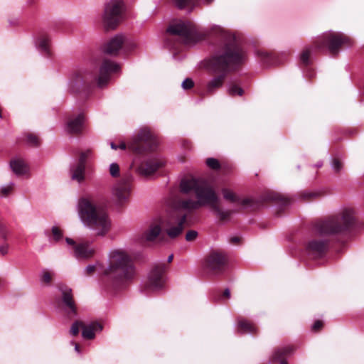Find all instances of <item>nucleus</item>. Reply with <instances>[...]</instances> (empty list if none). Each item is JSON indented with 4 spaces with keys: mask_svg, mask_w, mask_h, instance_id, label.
Masks as SVG:
<instances>
[{
    "mask_svg": "<svg viewBox=\"0 0 364 364\" xmlns=\"http://www.w3.org/2000/svg\"><path fill=\"white\" fill-rule=\"evenodd\" d=\"M134 163H137V159H136L134 160Z\"/></svg>",
    "mask_w": 364,
    "mask_h": 364,
    "instance_id": "nucleus-56",
    "label": "nucleus"
},
{
    "mask_svg": "<svg viewBox=\"0 0 364 364\" xmlns=\"http://www.w3.org/2000/svg\"><path fill=\"white\" fill-rule=\"evenodd\" d=\"M214 0H205L207 5H210Z\"/></svg>",
    "mask_w": 364,
    "mask_h": 364,
    "instance_id": "nucleus-55",
    "label": "nucleus"
},
{
    "mask_svg": "<svg viewBox=\"0 0 364 364\" xmlns=\"http://www.w3.org/2000/svg\"><path fill=\"white\" fill-rule=\"evenodd\" d=\"M333 167L336 173H338L343 168V163L338 158L333 159Z\"/></svg>",
    "mask_w": 364,
    "mask_h": 364,
    "instance_id": "nucleus-44",
    "label": "nucleus"
},
{
    "mask_svg": "<svg viewBox=\"0 0 364 364\" xmlns=\"http://www.w3.org/2000/svg\"><path fill=\"white\" fill-rule=\"evenodd\" d=\"M132 181V176L127 174L113 188V195L119 204H123L128 200L131 193Z\"/></svg>",
    "mask_w": 364,
    "mask_h": 364,
    "instance_id": "nucleus-17",
    "label": "nucleus"
},
{
    "mask_svg": "<svg viewBox=\"0 0 364 364\" xmlns=\"http://www.w3.org/2000/svg\"><path fill=\"white\" fill-rule=\"evenodd\" d=\"M180 186L183 193L193 192L198 200L187 199L178 202V208L171 214L164 225L166 232L171 239L177 237L185 228L196 222L195 210L200 206L209 205L220 222L228 220L233 213L239 211L223 210L217 193L205 181L195 178H184L181 181Z\"/></svg>",
    "mask_w": 364,
    "mask_h": 364,
    "instance_id": "nucleus-1",
    "label": "nucleus"
},
{
    "mask_svg": "<svg viewBox=\"0 0 364 364\" xmlns=\"http://www.w3.org/2000/svg\"><path fill=\"white\" fill-rule=\"evenodd\" d=\"M194 82L191 78H186L182 82V87L185 90H188L192 89L194 87Z\"/></svg>",
    "mask_w": 364,
    "mask_h": 364,
    "instance_id": "nucleus-43",
    "label": "nucleus"
},
{
    "mask_svg": "<svg viewBox=\"0 0 364 364\" xmlns=\"http://www.w3.org/2000/svg\"><path fill=\"white\" fill-rule=\"evenodd\" d=\"M50 39L46 33L40 34L38 39V48L48 56L50 55Z\"/></svg>",
    "mask_w": 364,
    "mask_h": 364,
    "instance_id": "nucleus-26",
    "label": "nucleus"
},
{
    "mask_svg": "<svg viewBox=\"0 0 364 364\" xmlns=\"http://www.w3.org/2000/svg\"><path fill=\"white\" fill-rule=\"evenodd\" d=\"M355 223V210L346 208L338 214L316 222L314 229L321 235L343 236L348 234Z\"/></svg>",
    "mask_w": 364,
    "mask_h": 364,
    "instance_id": "nucleus-6",
    "label": "nucleus"
},
{
    "mask_svg": "<svg viewBox=\"0 0 364 364\" xmlns=\"http://www.w3.org/2000/svg\"><path fill=\"white\" fill-rule=\"evenodd\" d=\"M66 242L73 246L74 255L77 259H88L93 257L95 249L91 247L90 243L87 241L76 242L73 239L66 237Z\"/></svg>",
    "mask_w": 364,
    "mask_h": 364,
    "instance_id": "nucleus-18",
    "label": "nucleus"
},
{
    "mask_svg": "<svg viewBox=\"0 0 364 364\" xmlns=\"http://www.w3.org/2000/svg\"><path fill=\"white\" fill-rule=\"evenodd\" d=\"M206 165L213 170H218L220 168V162L214 158H208L206 159Z\"/></svg>",
    "mask_w": 364,
    "mask_h": 364,
    "instance_id": "nucleus-38",
    "label": "nucleus"
},
{
    "mask_svg": "<svg viewBox=\"0 0 364 364\" xmlns=\"http://www.w3.org/2000/svg\"><path fill=\"white\" fill-rule=\"evenodd\" d=\"M221 192L224 199L231 203H237L242 208L250 211H255L262 205V203L258 200L251 198L241 199L233 191L226 188H223Z\"/></svg>",
    "mask_w": 364,
    "mask_h": 364,
    "instance_id": "nucleus-16",
    "label": "nucleus"
},
{
    "mask_svg": "<svg viewBox=\"0 0 364 364\" xmlns=\"http://www.w3.org/2000/svg\"><path fill=\"white\" fill-rule=\"evenodd\" d=\"M166 43L173 48L181 44H195L206 38L207 34L191 22L180 21L170 25L167 30Z\"/></svg>",
    "mask_w": 364,
    "mask_h": 364,
    "instance_id": "nucleus-7",
    "label": "nucleus"
},
{
    "mask_svg": "<svg viewBox=\"0 0 364 364\" xmlns=\"http://www.w3.org/2000/svg\"><path fill=\"white\" fill-rule=\"evenodd\" d=\"M321 196L319 192H309L301 193V198L305 201H311L318 198Z\"/></svg>",
    "mask_w": 364,
    "mask_h": 364,
    "instance_id": "nucleus-36",
    "label": "nucleus"
},
{
    "mask_svg": "<svg viewBox=\"0 0 364 364\" xmlns=\"http://www.w3.org/2000/svg\"><path fill=\"white\" fill-rule=\"evenodd\" d=\"M168 267L166 264H155L149 275L147 282L144 284L145 290L155 291L161 289L165 284V275Z\"/></svg>",
    "mask_w": 364,
    "mask_h": 364,
    "instance_id": "nucleus-12",
    "label": "nucleus"
},
{
    "mask_svg": "<svg viewBox=\"0 0 364 364\" xmlns=\"http://www.w3.org/2000/svg\"><path fill=\"white\" fill-rule=\"evenodd\" d=\"M78 213L82 221L87 227L97 231V235H105L110 229V221L105 208L92 199L82 198L78 202Z\"/></svg>",
    "mask_w": 364,
    "mask_h": 364,
    "instance_id": "nucleus-5",
    "label": "nucleus"
},
{
    "mask_svg": "<svg viewBox=\"0 0 364 364\" xmlns=\"http://www.w3.org/2000/svg\"><path fill=\"white\" fill-rule=\"evenodd\" d=\"M72 343L73 345H75V350L77 353H80L81 352V346L77 343H75V342H72Z\"/></svg>",
    "mask_w": 364,
    "mask_h": 364,
    "instance_id": "nucleus-52",
    "label": "nucleus"
},
{
    "mask_svg": "<svg viewBox=\"0 0 364 364\" xmlns=\"http://www.w3.org/2000/svg\"><path fill=\"white\" fill-rule=\"evenodd\" d=\"M176 5L179 9H184L187 6L192 4L194 0H173Z\"/></svg>",
    "mask_w": 364,
    "mask_h": 364,
    "instance_id": "nucleus-42",
    "label": "nucleus"
},
{
    "mask_svg": "<svg viewBox=\"0 0 364 364\" xmlns=\"http://www.w3.org/2000/svg\"><path fill=\"white\" fill-rule=\"evenodd\" d=\"M212 36L216 49L207 60V66L214 77L200 92L201 98L212 95L222 87L228 73L237 70L246 58L245 50L234 35L217 28L212 31Z\"/></svg>",
    "mask_w": 364,
    "mask_h": 364,
    "instance_id": "nucleus-2",
    "label": "nucleus"
},
{
    "mask_svg": "<svg viewBox=\"0 0 364 364\" xmlns=\"http://www.w3.org/2000/svg\"><path fill=\"white\" fill-rule=\"evenodd\" d=\"M85 166L76 163L70 168L71 178L79 183L85 180Z\"/></svg>",
    "mask_w": 364,
    "mask_h": 364,
    "instance_id": "nucleus-23",
    "label": "nucleus"
},
{
    "mask_svg": "<svg viewBox=\"0 0 364 364\" xmlns=\"http://www.w3.org/2000/svg\"><path fill=\"white\" fill-rule=\"evenodd\" d=\"M323 327V322L321 320H316L311 327V331L314 332L320 331Z\"/></svg>",
    "mask_w": 364,
    "mask_h": 364,
    "instance_id": "nucleus-47",
    "label": "nucleus"
},
{
    "mask_svg": "<svg viewBox=\"0 0 364 364\" xmlns=\"http://www.w3.org/2000/svg\"><path fill=\"white\" fill-rule=\"evenodd\" d=\"M14 190V185L13 184H11L9 186H7L6 187H3L1 189V195L2 196H4V197H6L8 196L9 194H11L12 193Z\"/></svg>",
    "mask_w": 364,
    "mask_h": 364,
    "instance_id": "nucleus-45",
    "label": "nucleus"
},
{
    "mask_svg": "<svg viewBox=\"0 0 364 364\" xmlns=\"http://www.w3.org/2000/svg\"><path fill=\"white\" fill-rule=\"evenodd\" d=\"M102 326L97 321L91 322L90 324H85L82 328V336L87 340H92L95 337V332L101 331Z\"/></svg>",
    "mask_w": 364,
    "mask_h": 364,
    "instance_id": "nucleus-21",
    "label": "nucleus"
},
{
    "mask_svg": "<svg viewBox=\"0 0 364 364\" xmlns=\"http://www.w3.org/2000/svg\"><path fill=\"white\" fill-rule=\"evenodd\" d=\"M266 200L269 201H275L280 203L282 205H287L289 203V200L284 196L277 193H270L266 196Z\"/></svg>",
    "mask_w": 364,
    "mask_h": 364,
    "instance_id": "nucleus-30",
    "label": "nucleus"
},
{
    "mask_svg": "<svg viewBox=\"0 0 364 364\" xmlns=\"http://www.w3.org/2000/svg\"><path fill=\"white\" fill-rule=\"evenodd\" d=\"M51 234L55 242H58L63 237L62 230L57 226L52 228Z\"/></svg>",
    "mask_w": 364,
    "mask_h": 364,
    "instance_id": "nucleus-39",
    "label": "nucleus"
},
{
    "mask_svg": "<svg viewBox=\"0 0 364 364\" xmlns=\"http://www.w3.org/2000/svg\"><path fill=\"white\" fill-rule=\"evenodd\" d=\"M25 137L26 139V142L33 146H38L40 145V139L38 137L37 135L33 134V133H26L25 134Z\"/></svg>",
    "mask_w": 364,
    "mask_h": 364,
    "instance_id": "nucleus-33",
    "label": "nucleus"
},
{
    "mask_svg": "<svg viewBox=\"0 0 364 364\" xmlns=\"http://www.w3.org/2000/svg\"><path fill=\"white\" fill-rule=\"evenodd\" d=\"M329 250V240L327 239L314 238L306 245V251L313 259L323 257Z\"/></svg>",
    "mask_w": 364,
    "mask_h": 364,
    "instance_id": "nucleus-15",
    "label": "nucleus"
},
{
    "mask_svg": "<svg viewBox=\"0 0 364 364\" xmlns=\"http://www.w3.org/2000/svg\"><path fill=\"white\" fill-rule=\"evenodd\" d=\"M124 3L122 0H112L106 5L104 22L107 27L113 29L119 23L123 11Z\"/></svg>",
    "mask_w": 364,
    "mask_h": 364,
    "instance_id": "nucleus-11",
    "label": "nucleus"
},
{
    "mask_svg": "<svg viewBox=\"0 0 364 364\" xmlns=\"http://www.w3.org/2000/svg\"><path fill=\"white\" fill-rule=\"evenodd\" d=\"M10 166L12 171L18 176L25 174L28 168L24 161L21 159H14L10 161Z\"/></svg>",
    "mask_w": 364,
    "mask_h": 364,
    "instance_id": "nucleus-25",
    "label": "nucleus"
},
{
    "mask_svg": "<svg viewBox=\"0 0 364 364\" xmlns=\"http://www.w3.org/2000/svg\"><path fill=\"white\" fill-rule=\"evenodd\" d=\"M244 92V90L241 87L238 86L235 82H232L230 83L228 89V93L231 97L242 96Z\"/></svg>",
    "mask_w": 364,
    "mask_h": 364,
    "instance_id": "nucleus-31",
    "label": "nucleus"
},
{
    "mask_svg": "<svg viewBox=\"0 0 364 364\" xmlns=\"http://www.w3.org/2000/svg\"><path fill=\"white\" fill-rule=\"evenodd\" d=\"M135 42L129 37L119 34L111 38L103 46L105 53L117 55L120 49L125 53H128L136 48Z\"/></svg>",
    "mask_w": 364,
    "mask_h": 364,
    "instance_id": "nucleus-10",
    "label": "nucleus"
},
{
    "mask_svg": "<svg viewBox=\"0 0 364 364\" xmlns=\"http://www.w3.org/2000/svg\"><path fill=\"white\" fill-rule=\"evenodd\" d=\"M84 326V322L80 320L75 321L71 326L70 333L72 336H76L79 334L80 330H82Z\"/></svg>",
    "mask_w": 364,
    "mask_h": 364,
    "instance_id": "nucleus-35",
    "label": "nucleus"
},
{
    "mask_svg": "<svg viewBox=\"0 0 364 364\" xmlns=\"http://www.w3.org/2000/svg\"><path fill=\"white\" fill-rule=\"evenodd\" d=\"M96 271V267L94 265H89L85 270V274L87 276H92Z\"/></svg>",
    "mask_w": 364,
    "mask_h": 364,
    "instance_id": "nucleus-48",
    "label": "nucleus"
},
{
    "mask_svg": "<svg viewBox=\"0 0 364 364\" xmlns=\"http://www.w3.org/2000/svg\"><path fill=\"white\" fill-rule=\"evenodd\" d=\"M161 230V225L159 224H153L144 232V237L147 241H153L159 235Z\"/></svg>",
    "mask_w": 364,
    "mask_h": 364,
    "instance_id": "nucleus-27",
    "label": "nucleus"
},
{
    "mask_svg": "<svg viewBox=\"0 0 364 364\" xmlns=\"http://www.w3.org/2000/svg\"><path fill=\"white\" fill-rule=\"evenodd\" d=\"M311 48H306L300 55V60L301 63L303 64L304 66L308 67L310 64V55H311Z\"/></svg>",
    "mask_w": 364,
    "mask_h": 364,
    "instance_id": "nucleus-32",
    "label": "nucleus"
},
{
    "mask_svg": "<svg viewBox=\"0 0 364 364\" xmlns=\"http://www.w3.org/2000/svg\"><path fill=\"white\" fill-rule=\"evenodd\" d=\"M240 241V238L239 237H232L230 238V242L233 245H238Z\"/></svg>",
    "mask_w": 364,
    "mask_h": 364,
    "instance_id": "nucleus-50",
    "label": "nucleus"
},
{
    "mask_svg": "<svg viewBox=\"0 0 364 364\" xmlns=\"http://www.w3.org/2000/svg\"><path fill=\"white\" fill-rule=\"evenodd\" d=\"M198 232L196 230H188L186 235V240L188 242H192L196 239Z\"/></svg>",
    "mask_w": 364,
    "mask_h": 364,
    "instance_id": "nucleus-46",
    "label": "nucleus"
},
{
    "mask_svg": "<svg viewBox=\"0 0 364 364\" xmlns=\"http://www.w3.org/2000/svg\"><path fill=\"white\" fill-rule=\"evenodd\" d=\"M9 245L7 244H4L0 246V253L2 255H5L8 252Z\"/></svg>",
    "mask_w": 364,
    "mask_h": 364,
    "instance_id": "nucleus-49",
    "label": "nucleus"
},
{
    "mask_svg": "<svg viewBox=\"0 0 364 364\" xmlns=\"http://www.w3.org/2000/svg\"><path fill=\"white\" fill-rule=\"evenodd\" d=\"M135 274L134 262L130 255L122 250H114L110 253L109 266L103 272V275L114 289H121L129 284Z\"/></svg>",
    "mask_w": 364,
    "mask_h": 364,
    "instance_id": "nucleus-4",
    "label": "nucleus"
},
{
    "mask_svg": "<svg viewBox=\"0 0 364 364\" xmlns=\"http://www.w3.org/2000/svg\"><path fill=\"white\" fill-rule=\"evenodd\" d=\"M92 151L91 149H87L85 151H81L79 154L77 164L86 166L87 161L91 157Z\"/></svg>",
    "mask_w": 364,
    "mask_h": 364,
    "instance_id": "nucleus-34",
    "label": "nucleus"
},
{
    "mask_svg": "<svg viewBox=\"0 0 364 364\" xmlns=\"http://www.w3.org/2000/svg\"><path fill=\"white\" fill-rule=\"evenodd\" d=\"M109 173L112 177H117L119 176V166L117 164L113 163L110 165Z\"/></svg>",
    "mask_w": 364,
    "mask_h": 364,
    "instance_id": "nucleus-41",
    "label": "nucleus"
},
{
    "mask_svg": "<svg viewBox=\"0 0 364 364\" xmlns=\"http://www.w3.org/2000/svg\"><path fill=\"white\" fill-rule=\"evenodd\" d=\"M164 166L162 160L158 158L147 159L140 162L137 171L139 174L149 176Z\"/></svg>",
    "mask_w": 364,
    "mask_h": 364,
    "instance_id": "nucleus-19",
    "label": "nucleus"
},
{
    "mask_svg": "<svg viewBox=\"0 0 364 364\" xmlns=\"http://www.w3.org/2000/svg\"><path fill=\"white\" fill-rule=\"evenodd\" d=\"M85 116L82 113L73 114L67 119V130L69 133L78 135L84 128Z\"/></svg>",
    "mask_w": 364,
    "mask_h": 364,
    "instance_id": "nucleus-20",
    "label": "nucleus"
},
{
    "mask_svg": "<svg viewBox=\"0 0 364 364\" xmlns=\"http://www.w3.org/2000/svg\"><path fill=\"white\" fill-rule=\"evenodd\" d=\"M9 234V231L7 229L6 225L0 221V237H1L4 240H6Z\"/></svg>",
    "mask_w": 364,
    "mask_h": 364,
    "instance_id": "nucleus-40",
    "label": "nucleus"
},
{
    "mask_svg": "<svg viewBox=\"0 0 364 364\" xmlns=\"http://www.w3.org/2000/svg\"><path fill=\"white\" fill-rule=\"evenodd\" d=\"M314 75H315V73H314V72L313 70H310V69H308V70H306V75H307V77H308L309 79L313 78V77H314Z\"/></svg>",
    "mask_w": 364,
    "mask_h": 364,
    "instance_id": "nucleus-51",
    "label": "nucleus"
},
{
    "mask_svg": "<svg viewBox=\"0 0 364 364\" xmlns=\"http://www.w3.org/2000/svg\"><path fill=\"white\" fill-rule=\"evenodd\" d=\"M158 146L155 135L147 128L141 129L127 143L121 142L120 149L127 148L136 156L146 155L154 151Z\"/></svg>",
    "mask_w": 364,
    "mask_h": 364,
    "instance_id": "nucleus-8",
    "label": "nucleus"
},
{
    "mask_svg": "<svg viewBox=\"0 0 364 364\" xmlns=\"http://www.w3.org/2000/svg\"><path fill=\"white\" fill-rule=\"evenodd\" d=\"M257 55L259 56L263 63L267 66L274 65L277 62L276 57L272 53L266 51H258Z\"/></svg>",
    "mask_w": 364,
    "mask_h": 364,
    "instance_id": "nucleus-28",
    "label": "nucleus"
},
{
    "mask_svg": "<svg viewBox=\"0 0 364 364\" xmlns=\"http://www.w3.org/2000/svg\"><path fill=\"white\" fill-rule=\"evenodd\" d=\"M205 265L211 274H221L228 267V257L223 252L213 251L206 257Z\"/></svg>",
    "mask_w": 364,
    "mask_h": 364,
    "instance_id": "nucleus-14",
    "label": "nucleus"
},
{
    "mask_svg": "<svg viewBox=\"0 0 364 364\" xmlns=\"http://www.w3.org/2000/svg\"><path fill=\"white\" fill-rule=\"evenodd\" d=\"M351 40L341 33H326L317 38L314 46L318 51L328 49L333 57H336L343 46H350Z\"/></svg>",
    "mask_w": 364,
    "mask_h": 364,
    "instance_id": "nucleus-9",
    "label": "nucleus"
},
{
    "mask_svg": "<svg viewBox=\"0 0 364 364\" xmlns=\"http://www.w3.org/2000/svg\"><path fill=\"white\" fill-rule=\"evenodd\" d=\"M60 290L61 291V299L59 307L68 318L72 319L78 314L73 290L66 286L61 287Z\"/></svg>",
    "mask_w": 364,
    "mask_h": 364,
    "instance_id": "nucleus-13",
    "label": "nucleus"
},
{
    "mask_svg": "<svg viewBox=\"0 0 364 364\" xmlns=\"http://www.w3.org/2000/svg\"><path fill=\"white\" fill-rule=\"evenodd\" d=\"M53 274L48 271L44 270L43 272L41 280L45 284H50L53 281Z\"/></svg>",
    "mask_w": 364,
    "mask_h": 364,
    "instance_id": "nucleus-37",
    "label": "nucleus"
},
{
    "mask_svg": "<svg viewBox=\"0 0 364 364\" xmlns=\"http://www.w3.org/2000/svg\"><path fill=\"white\" fill-rule=\"evenodd\" d=\"M173 255H169L168 257V262L171 263L173 261Z\"/></svg>",
    "mask_w": 364,
    "mask_h": 364,
    "instance_id": "nucleus-54",
    "label": "nucleus"
},
{
    "mask_svg": "<svg viewBox=\"0 0 364 364\" xmlns=\"http://www.w3.org/2000/svg\"><path fill=\"white\" fill-rule=\"evenodd\" d=\"M110 145H111L112 149H113L116 150L118 149V146L116 144H114V142H112Z\"/></svg>",
    "mask_w": 364,
    "mask_h": 364,
    "instance_id": "nucleus-53",
    "label": "nucleus"
},
{
    "mask_svg": "<svg viewBox=\"0 0 364 364\" xmlns=\"http://www.w3.org/2000/svg\"><path fill=\"white\" fill-rule=\"evenodd\" d=\"M293 349L291 347H287L284 348H278L275 350L272 356V362H280V364H288L285 360L286 355L292 352Z\"/></svg>",
    "mask_w": 364,
    "mask_h": 364,
    "instance_id": "nucleus-24",
    "label": "nucleus"
},
{
    "mask_svg": "<svg viewBox=\"0 0 364 364\" xmlns=\"http://www.w3.org/2000/svg\"><path fill=\"white\" fill-rule=\"evenodd\" d=\"M237 328L238 331L242 333H251L256 335L258 333V329L255 324L243 318H238Z\"/></svg>",
    "mask_w": 364,
    "mask_h": 364,
    "instance_id": "nucleus-22",
    "label": "nucleus"
},
{
    "mask_svg": "<svg viewBox=\"0 0 364 364\" xmlns=\"http://www.w3.org/2000/svg\"><path fill=\"white\" fill-rule=\"evenodd\" d=\"M119 70L118 64L106 58L102 59L99 69L93 65L74 69L70 74L68 92L85 100L95 86L100 88L105 87L109 81L110 75Z\"/></svg>",
    "mask_w": 364,
    "mask_h": 364,
    "instance_id": "nucleus-3",
    "label": "nucleus"
},
{
    "mask_svg": "<svg viewBox=\"0 0 364 364\" xmlns=\"http://www.w3.org/2000/svg\"><path fill=\"white\" fill-rule=\"evenodd\" d=\"M230 297V291L225 289L222 293L219 289L213 290L211 292V298L214 301H220L223 299H228Z\"/></svg>",
    "mask_w": 364,
    "mask_h": 364,
    "instance_id": "nucleus-29",
    "label": "nucleus"
}]
</instances>
